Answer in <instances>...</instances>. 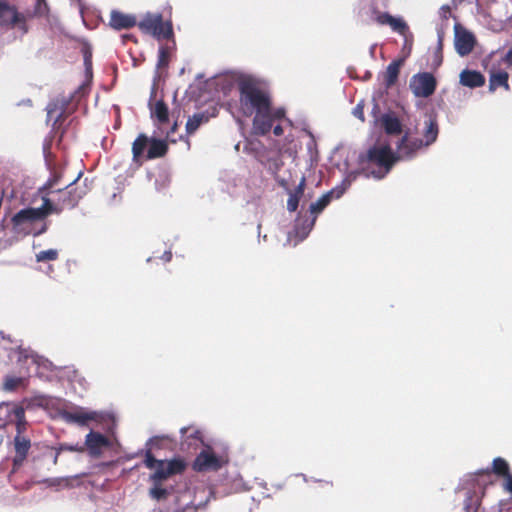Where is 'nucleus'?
Segmentation results:
<instances>
[{
    "instance_id": "54",
    "label": "nucleus",
    "mask_w": 512,
    "mask_h": 512,
    "mask_svg": "<svg viewBox=\"0 0 512 512\" xmlns=\"http://www.w3.org/2000/svg\"><path fill=\"white\" fill-rule=\"evenodd\" d=\"M273 133H274L276 136H280V135H282V133H283V129H282V127H281L280 125H276V126H274V128H273Z\"/></svg>"
},
{
    "instance_id": "50",
    "label": "nucleus",
    "mask_w": 512,
    "mask_h": 512,
    "mask_svg": "<svg viewBox=\"0 0 512 512\" xmlns=\"http://www.w3.org/2000/svg\"><path fill=\"white\" fill-rule=\"evenodd\" d=\"M84 63L86 66V70L89 71L91 68V54H89V53L84 54Z\"/></svg>"
},
{
    "instance_id": "41",
    "label": "nucleus",
    "mask_w": 512,
    "mask_h": 512,
    "mask_svg": "<svg viewBox=\"0 0 512 512\" xmlns=\"http://www.w3.org/2000/svg\"><path fill=\"white\" fill-rule=\"evenodd\" d=\"M159 461L160 460H157L154 458V456L152 455L150 449H148L145 453V460H144V463H145V466L149 469H153L155 467H157L159 465Z\"/></svg>"
},
{
    "instance_id": "20",
    "label": "nucleus",
    "mask_w": 512,
    "mask_h": 512,
    "mask_svg": "<svg viewBox=\"0 0 512 512\" xmlns=\"http://www.w3.org/2000/svg\"><path fill=\"white\" fill-rule=\"evenodd\" d=\"M306 185V178L305 176H302L300 179V182L295 187V189L291 190L289 186L287 187L286 192L289 195V198L287 200V210L289 212H295L298 208L299 201L301 197L304 195V189Z\"/></svg>"
},
{
    "instance_id": "36",
    "label": "nucleus",
    "mask_w": 512,
    "mask_h": 512,
    "mask_svg": "<svg viewBox=\"0 0 512 512\" xmlns=\"http://www.w3.org/2000/svg\"><path fill=\"white\" fill-rule=\"evenodd\" d=\"M148 138L144 134H140L132 145L133 158L137 159L140 157L147 145Z\"/></svg>"
},
{
    "instance_id": "40",
    "label": "nucleus",
    "mask_w": 512,
    "mask_h": 512,
    "mask_svg": "<svg viewBox=\"0 0 512 512\" xmlns=\"http://www.w3.org/2000/svg\"><path fill=\"white\" fill-rule=\"evenodd\" d=\"M56 448L58 450V453H61L63 451L79 452V453L84 452V446H82V444H79V443H77V444L62 443Z\"/></svg>"
},
{
    "instance_id": "24",
    "label": "nucleus",
    "mask_w": 512,
    "mask_h": 512,
    "mask_svg": "<svg viewBox=\"0 0 512 512\" xmlns=\"http://www.w3.org/2000/svg\"><path fill=\"white\" fill-rule=\"evenodd\" d=\"M482 493L477 490H467L463 500L464 512H478L481 505Z\"/></svg>"
},
{
    "instance_id": "13",
    "label": "nucleus",
    "mask_w": 512,
    "mask_h": 512,
    "mask_svg": "<svg viewBox=\"0 0 512 512\" xmlns=\"http://www.w3.org/2000/svg\"><path fill=\"white\" fill-rule=\"evenodd\" d=\"M221 466V459L210 449L200 452L193 463V469L197 472L216 471Z\"/></svg>"
},
{
    "instance_id": "48",
    "label": "nucleus",
    "mask_w": 512,
    "mask_h": 512,
    "mask_svg": "<svg viewBox=\"0 0 512 512\" xmlns=\"http://www.w3.org/2000/svg\"><path fill=\"white\" fill-rule=\"evenodd\" d=\"M161 439H169V437L168 436H154V437H151L147 441L146 445L147 446H149V445H156L158 443V441L161 440Z\"/></svg>"
},
{
    "instance_id": "27",
    "label": "nucleus",
    "mask_w": 512,
    "mask_h": 512,
    "mask_svg": "<svg viewBox=\"0 0 512 512\" xmlns=\"http://www.w3.org/2000/svg\"><path fill=\"white\" fill-rule=\"evenodd\" d=\"M509 75L507 72L499 70L492 72L489 78V91L494 92L498 87H504L505 90H509Z\"/></svg>"
},
{
    "instance_id": "61",
    "label": "nucleus",
    "mask_w": 512,
    "mask_h": 512,
    "mask_svg": "<svg viewBox=\"0 0 512 512\" xmlns=\"http://www.w3.org/2000/svg\"><path fill=\"white\" fill-rule=\"evenodd\" d=\"M176 126H177V123H174V125H173V126H172V128H171V131H172V132H174V131H175Z\"/></svg>"
},
{
    "instance_id": "5",
    "label": "nucleus",
    "mask_w": 512,
    "mask_h": 512,
    "mask_svg": "<svg viewBox=\"0 0 512 512\" xmlns=\"http://www.w3.org/2000/svg\"><path fill=\"white\" fill-rule=\"evenodd\" d=\"M60 418L68 424H76L81 427L89 426L90 422H101L105 414L100 411L90 410L81 406H74L72 409L59 411Z\"/></svg>"
},
{
    "instance_id": "43",
    "label": "nucleus",
    "mask_w": 512,
    "mask_h": 512,
    "mask_svg": "<svg viewBox=\"0 0 512 512\" xmlns=\"http://www.w3.org/2000/svg\"><path fill=\"white\" fill-rule=\"evenodd\" d=\"M60 178H61V175L59 173H54L50 178L49 180L47 181L45 187L49 188V189H53L55 186L58 185L59 181H60Z\"/></svg>"
},
{
    "instance_id": "39",
    "label": "nucleus",
    "mask_w": 512,
    "mask_h": 512,
    "mask_svg": "<svg viewBox=\"0 0 512 512\" xmlns=\"http://www.w3.org/2000/svg\"><path fill=\"white\" fill-rule=\"evenodd\" d=\"M169 63V53L166 48L160 47L158 51V60L156 64V68L160 69L163 67H167Z\"/></svg>"
},
{
    "instance_id": "1",
    "label": "nucleus",
    "mask_w": 512,
    "mask_h": 512,
    "mask_svg": "<svg viewBox=\"0 0 512 512\" xmlns=\"http://www.w3.org/2000/svg\"><path fill=\"white\" fill-rule=\"evenodd\" d=\"M422 138H410L408 133L401 136L395 143L394 152L390 145H378L369 149V159L379 166L371 174L380 180L384 178L392 166L398 161L413 159L418 151L432 145L438 138L439 126L437 119L431 115L425 117L421 129Z\"/></svg>"
},
{
    "instance_id": "60",
    "label": "nucleus",
    "mask_w": 512,
    "mask_h": 512,
    "mask_svg": "<svg viewBox=\"0 0 512 512\" xmlns=\"http://www.w3.org/2000/svg\"><path fill=\"white\" fill-rule=\"evenodd\" d=\"M315 482H320V483H325V484H332L331 482L329 481H324V480H318V479H314Z\"/></svg>"
},
{
    "instance_id": "16",
    "label": "nucleus",
    "mask_w": 512,
    "mask_h": 512,
    "mask_svg": "<svg viewBox=\"0 0 512 512\" xmlns=\"http://www.w3.org/2000/svg\"><path fill=\"white\" fill-rule=\"evenodd\" d=\"M72 100V96L68 99L61 98L52 100L46 107L47 111V122H53V126H55L58 121L63 117L68 104Z\"/></svg>"
},
{
    "instance_id": "37",
    "label": "nucleus",
    "mask_w": 512,
    "mask_h": 512,
    "mask_svg": "<svg viewBox=\"0 0 512 512\" xmlns=\"http://www.w3.org/2000/svg\"><path fill=\"white\" fill-rule=\"evenodd\" d=\"M35 257L37 262L54 261L58 258V250H43L38 252Z\"/></svg>"
},
{
    "instance_id": "55",
    "label": "nucleus",
    "mask_w": 512,
    "mask_h": 512,
    "mask_svg": "<svg viewBox=\"0 0 512 512\" xmlns=\"http://www.w3.org/2000/svg\"><path fill=\"white\" fill-rule=\"evenodd\" d=\"M506 61L512 65V47L506 53Z\"/></svg>"
},
{
    "instance_id": "6",
    "label": "nucleus",
    "mask_w": 512,
    "mask_h": 512,
    "mask_svg": "<svg viewBox=\"0 0 512 512\" xmlns=\"http://www.w3.org/2000/svg\"><path fill=\"white\" fill-rule=\"evenodd\" d=\"M139 28L147 34H151L157 39H169L173 35L172 24L170 21L164 22L160 13H147L138 23Z\"/></svg>"
},
{
    "instance_id": "57",
    "label": "nucleus",
    "mask_w": 512,
    "mask_h": 512,
    "mask_svg": "<svg viewBox=\"0 0 512 512\" xmlns=\"http://www.w3.org/2000/svg\"><path fill=\"white\" fill-rule=\"evenodd\" d=\"M190 430V427H182L180 429V433L182 435V437H184V435Z\"/></svg>"
},
{
    "instance_id": "38",
    "label": "nucleus",
    "mask_w": 512,
    "mask_h": 512,
    "mask_svg": "<svg viewBox=\"0 0 512 512\" xmlns=\"http://www.w3.org/2000/svg\"><path fill=\"white\" fill-rule=\"evenodd\" d=\"M149 495L155 500L164 499L168 495V490L161 487V484H154L150 489Z\"/></svg>"
},
{
    "instance_id": "56",
    "label": "nucleus",
    "mask_w": 512,
    "mask_h": 512,
    "mask_svg": "<svg viewBox=\"0 0 512 512\" xmlns=\"http://www.w3.org/2000/svg\"><path fill=\"white\" fill-rule=\"evenodd\" d=\"M85 89H86V87H85V85L83 84V85H81V86L78 88V90L75 92V94H80V93H81V94H83V93H84V91H85Z\"/></svg>"
},
{
    "instance_id": "17",
    "label": "nucleus",
    "mask_w": 512,
    "mask_h": 512,
    "mask_svg": "<svg viewBox=\"0 0 512 512\" xmlns=\"http://www.w3.org/2000/svg\"><path fill=\"white\" fill-rule=\"evenodd\" d=\"M367 160H368V164L369 166L366 167V168H363L361 171H351L349 172L345 178L342 180L341 184L340 185H337L336 187H334L335 189H343V194L345 193V191L350 187L351 183L353 181H355L357 179V177L360 175V174H363L366 178H374L376 179L372 174H371V171L375 170L377 171L379 169V166L376 164V163H373L370 159H369V151L367 152Z\"/></svg>"
},
{
    "instance_id": "15",
    "label": "nucleus",
    "mask_w": 512,
    "mask_h": 512,
    "mask_svg": "<svg viewBox=\"0 0 512 512\" xmlns=\"http://www.w3.org/2000/svg\"><path fill=\"white\" fill-rule=\"evenodd\" d=\"M316 222V216H312L311 218L307 217V215L299 214L297 219L295 220L294 225V236L297 240L294 242V246L297 245L300 241H303L311 232Z\"/></svg>"
},
{
    "instance_id": "18",
    "label": "nucleus",
    "mask_w": 512,
    "mask_h": 512,
    "mask_svg": "<svg viewBox=\"0 0 512 512\" xmlns=\"http://www.w3.org/2000/svg\"><path fill=\"white\" fill-rule=\"evenodd\" d=\"M343 195V189H331L324 193L317 201L309 206V212L312 216H318L331 202L332 199H339Z\"/></svg>"
},
{
    "instance_id": "63",
    "label": "nucleus",
    "mask_w": 512,
    "mask_h": 512,
    "mask_svg": "<svg viewBox=\"0 0 512 512\" xmlns=\"http://www.w3.org/2000/svg\"><path fill=\"white\" fill-rule=\"evenodd\" d=\"M174 512H183V511H178V510H177V511H174Z\"/></svg>"
},
{
    "instance_id": "23",
    "label": "nucleus",
    "mask_w": 512,
    "mask_h": 512,
    "mask_svg": "<svg viewBox=\"0 0 512 512\" xmlns=\"http://www.w3.org/2000/svg\"><path fill=\"white\" fill-rule=\"evenodd\" d=\"M381 124L388 135H398L402 132V124L394 113L383 114Z\"/></svg>"
},
{
    "instance_id": "8",
    "label": "nucleus",
    "mask_w": 512,
    "mask_h": 512,
    "mask_svg": "<svg viewBox=\"0 0 512 512\" xmlns=\"http://www.w3.org/2000/svg\"><path fill=\"white\" fill-rule=\"evenodd\" d=\"M370 19L380 26H389L394 32L405 36L408 25L402 17H394L387 12H380L372 5L370 7Z\"/></svg>"
},
{
    "instance_id": "28",
    "label": "nucleus",
    "mask_w": 512,
    "mask_h": 512,
    "mask_svg": "<svg viewBox=\"0 0 512 512\" xmlns=\"http://www.w3.org/2000/svg\"><path fill=\"white\" fill-rule=\"evenodd\" d=\"M83 195H84V191L78 192L76 189L68 190L62 198V205L61 206L55 205V206L57 208H61V211L63 210L64 207L74 208L78 204L80 199H82Z\"/></svg>"
},
{
    "instance_id": "26",
    "label": "nucleus",
    "mask_w": 512,
    "mask_h": 512,
    "mask_svg": "<svg viewBox=\"0 0 512 512\" xmlns=\"http://www.w3.org/2000/svg\"><path fill=\"white\" fill-rule=\"evenodd\" d=\"M151 117L161 126L168 122L169 111L163 100H158L150 106Z\"/></svg>"
},
{
    "instance_id": "53",
    "label": "nucleus",
    "mask_w": 512,
    "mask_h": 512,
    "mask_svg": "<svg viewBox=\"0 0 512 512\" xmlns=\"http://www.w3.org/2000/svg\"><path fill=\"white\" fill-rule=\"evenodd\" d=\"M165 262H169L172 258V253L170 251H165L161 257Z\"/></svg>"
},
{
    "instance_id": "10",
    "label": "nucleus",
    "mask_w": 512,
    "mask_h": 512,
    "mask_svg": "<svg viewBox=\"0 0 512 512\" xmlns=\"http://www.w3.org/2000/svg\"><path fill=\"white\" fill-rule=\"evenodd\" d=\"M409 86L416 97L427 98L436 89V79L428 72L419 73L411 78Z\"/></svg>"
},
{
    "instance_id": "59",
    "label": "nucleus",
    "mask_w": 512,
    "mask_h": 512,
    "mask_svg": "<svg viewBox=\"0 0 512 512\" xmlns=\"http://www.w3.org/2000/svg\"><path fill=\"white\" fill-rule=\"evenodd\" d=\"M296 476H301L305 482L308 481V478L305 474L300 473V474H296Z\"/></svg>"
},
{
    "instance_id": "9",
    "label": "nucleus",
    "mask_w": 512,
    "mask_h": 512,
    "mask_svg": "<svg viewBox=\"0 0 512 512\" xmlns=\"http://www.w3.org/2000/svg\"><path fill=\"white\" fill-rule=\"evenodd\" d=\"M84 451L86 450L91 458L98 459L102 456L104 450L111 447L110 439L104 434L90 430L85 436Z\"/></svg>"
},
{
    "instance_id": "25",
    "label": "nucleus",
    "mask_w": 512,
    "mask_h": 512,
    "mask_svg": "<svg viewBox=\"0 0 512 512\" xmlns=\"http://www.w3.org/2000/svg\"><path fill=\"white\" fill-rule=\"evenodd\" d=\"M404 63V59H397L392 61L386 68V71L384 73V84L386 88H390L393 86L399 75V71L401 66Z\"/></svg>"
},
{
    "instance_id": "62",
    "label": "nucleus",
    "mask_w": 512,
    "mask_h": 512,
    "mask_svg": "<svg viewBox=\"0 0 512 512\" xmlns=\"http://www.w3.org/2000/svg\"><path fill=\"white\" fill-rule=\"evenodd\" d=\"M155 94V89H152L151 97Z\"/></svg>"
},
{
    "instance_id": "14",
    "label": "nucleus",
    "mask_w": 512,
    "mask_h": 512,
    "mask_svg": "<svg viewBox=\"0 0 512 512\" xmlns=\"http://www.w3.org/2000/svg\"><path fill=\"white\" fill-rule=\"evenodd\" d=\"M455 49L460 56L468 55L474 47L475 38L472 33L455 25Z\"/></svg>"
},
{
    "instance_id": "29",
    "label": "nucleus",
    "mask_w": 512,
    "mask_h": 512,
    "mask_svg": "<svg viewBox=\"0 0 512 512\" xmlns=\"http://www.w3.org/2000/svg\"><path fill=\"white\" fill-rule=\"evenodd\" d=\"M167 148V144L164 140L153 139L150 143L147 156L149 159L162 157L165 155Z\"/></svg>"
},
{
    "instance_id": "51",
    "label": "nucleus",
    "mask_w": 512,
    "mask_h": 512,
    "mask_svg": "<svg viewBox=\"0 0 512 512\" xmlns=\"http://www.w3.org/2000/svg\"><path fill=\"white\" fill-rule=\"evenodd\" d=\"M26 456H20V454H16L14 459H13V462H14V465L15 466H19L23 463V461L25 460Z\"/></svg>"
},
{
    "instance_id": "47",
    "label": "nucleus",
    "mask_w": 512,
    "mask_h": 512,
    "mask_svg": "<svg viewBox=\"0 0 512 512\" xmlns=\"http://www.w3.org/2000/svg\"><path fill=\"white\" fill-rule=\"evenodd\" d=\"M81 175H82V172H79L75 179H73L72 181H70L67 184H65L62 188H57L55 191L56 192H62L64 189H68L70 186H72L73 184H75L79 180Z\"/></svg>"
},
{
    "instance_id": "35",
    "label": "nucleus",
    "mask_w": 512,
    "mask_h": 512,
    "mask_svg": "<svg viewBox=\"0 0 512 512\" xmlns=\"http://www.w3.org/2000/svg\"><path fill=\"white\" fill-rule=\"evenodd\" d=\"M493 472L503 478L510 473V468L507 461L501 457L494 458L492 462Z\"/></svg>"
},
{
    "instance_id": "46",
    "label": "nucleus",
    "mask_w": 512,
    "mask_h": 512,
    "mask_svg": "<svg viewBox=\"0 0 512 512\" xmlns=\"http://www.w3.org/2000/svg\"><path fill=\"white\" fill-rule=\"evenodd\" d=\"M503 488L506 492L512 495V474L509 473L504 477Z\"/></svg>"
},
{
    "instance_id": "33",
    "label": "nucleus",
    "mask_w": 512,
    "mask_h": 512,
    "mask_svg": "<svg viewBox=\"0 0 512 512\" xmlns=\"http://www.w3.org/2000/svg\"><path fill=\"white\" fill-rule=\"evenodd\" d=\"M31 447V441L24 435H15L14 437V448L16 454L20 456H27Z\"/></svg>"
},
{
    "instance_id": "3",
    "label": "nucleus",
    "mask_w": 512,
    "mask_h": 512,
    "mask_svg": "<svg viewBox=\"0 0 512 512\" xmlns=\"http://www.w3.org/2000/svg\"><path fill=\"white\" fill-rule=\"evenodd\" d=\"M57 208L49 198L43 197V204L38 208H24L12 217L13 230L17 234L38 236L47 230V224L41 222L51 213L59 214Z\"/></svg>"
},
{
    "instance_id": "34",
    "label": "nucleus",
    "mask_w": 512,
    "mask_h": 512,
    "mask_svg": "<svg viewBox=\"0 0 512 512\" xmlns=\"http://www.w3.org/2000/svg\"><path fill=\"white\" fill-rule=\"evenodd\" d=\"M222 183L221 188L226 191H230L232 187H236L240 179L231 172H223L219 178Z\"/></svg>"
},
{
    "instance_id": "22",
    "label": "nucleus",
    "mask_w": 512,
    "mask_h": 512,
    "mask_svg": "<svg viewBox=\"0 0 512 512\" xmlns=\"http://www.w3.org/2000/svg\"><path fill=\"white\" fill-rule=\"evenodd\" d=\"M110 25L116 30L128 29L136 25V18L133 15L123 14L119 11H112Z\"/></svg>"
},
{
    "instance_id": "58",
    "label": "nucleus",
    "mask_w": 512,
    "mask_h": 512,
    "mask_svg": "<svg viewBox=\"0 0 512 512\" xmlns=\"http://www.w3.org/2000/svg\"><path fill=\"white\" fill-rule=\"evenodd\" d=\"M54 449H55V456L53 457V463L56 464L60 453H58V450L56 447Z\"/></svg>"
},
{
    "instance_id": "52",
    "label": "nucleus",
    "mask_w": 512,
    "mask_h": 512,
    "mask_svg": "<svg viewBox=\"0 0 512 512\" xmlns=\"http://www.w3.org/2000/svg\"><path fill=\"white\" fill-rule=\"evenodd\" d=\"M190 437L196 440H201V432L197 429H194L190 434Z\"/></svg>"
},
{
    "instance_id": "11",
    "label": "nucleus",
    "mask_w": 512,
    "mask_h": 512,
    "mask_svg": "<svg viewBox=\"0 0 512 512\" xmlns=\"http://www.w3.org/2000/svg\"><path fill=\"white\" fill-rule=\"evenodd\" d=\"M17 25L23 33L27 32L25 16L19 13L14 6L0 0V26L13 27Z\"/></svg>"
},
{
    "instance_id": "45",
    "label": "nucleus",
    "mask_w": 512,
    "mask_h": 512,
    "mask_svg": "<svg viewBox=\"0 0 512 512\" xmlns=\"http://www.w3.org/2000/svg\"><path fill=\"white\" fill-rule=\"evenodd\" d=\"M451 14V8L449 5H442L439 9V15L443 21H447Z\"/></svg>"
},
{
    "instance_id": "31",
    "label": "nucleus",
    "mask_w": 512,
    "mask_h": 512,
    "mask_svg": "<svg viewBox=\"0 0 512 512\" xmlns=\"http://www.w3.org/2000/svg\"><path fill=\"white\" fill-rule=\"evenodd\" d=\"M26 376H6L3 382V390L7 392L15 391L19 387L25 386Z\"/></svg>"
},
{
    "instance_id": "19",
    "label": "nucleus",
    "mask_w": 512,
    "mask_h": 512,
    "mask_svg": "<svg viewBox=\"0 0 512 512\" xmlns=\"http://www.w3.org/2000/svg\"><path fill=\"white\" fill-rule=\"evenodd\" d=\"M259 160L266 166L268 171L274 176L277 183L283 189H287L288 180L279 176V171L283 165V162H282L280 156L274 155L273 157H269V158H267L265 163H264L263 159L259 158Z\"/></svg>"
},
{
    "instance_id": "30",
    "label": "nucleus",
    "mask_w": 512,
    "mask_h": 512,
    "mask_svg": "<svg viewBox=\"0 0 512 512\" xmlns=\"http://www.w3.org/2000/svg\"><path fill=\"white\" fill-rule=\"evenodd\" d=\"M49 13V7L45 0H34L33 11L27 10L23 15L26 18L31 17H46Z\"/></svg>"
},
{
    "instance_id": "21",
    "label": "nucleus",
    "mask_w": 512,
    "mask_h": 512,
    "mask_svg": "<svg viewBox=\"0 0 512 512\" xmlns=\"http://www.w3.org/2000/svg\"><path fill=\"white\" fill-rule=\"evenodd\" d=\"M459 82L468 88H478L484 85L485 77L478 71L465 69L460 73Z\"/></svg>"
},
{
    "instance_id": "44",
    "label": "nucleus",
    "mask_w": 512,
    "mask_h": 512,
    "mask_svg": "<svg viewBox=\"0 0 512 512\" xmlns=\"http://www.w3.org/2000/svg\"><path fill=\"white\" fill-rule=\"evenodd\" d=\"M364 106L358 103L352 110V114L361 121H364Z\"/></svg>"
},
{
    "instance_id": "49",
    "label": "nucleus",
    "mask_w": 512,
    "mask_h": 512,
    "mask_svg": "<svg viewBox=\"0 0 512 512\" xmlns=\"http://www.w3.org/2000/svg\"><path fill=\"white\" fill-rule=\"evenodd\" d=\"M46 482H48L50 486H55L59 485L61 482H68V478H53L46 480Z\"/></svg>"
},
{
    "instance_id": "2",
    "label": "nucleus",
    "mask_w": 512,
    "mask_h": 512,
    "mask_svg": "<svg viewBox=\"0 0 512 512\" xmlns=\"http://www.w3.org/2000/svg\"><path fill=\"white\" fill-rule=\"evenodd\" d=\"M240 110L245 116H252L253 131L258 135L270 132L276 119L284 117V109H273L269 94L261 87L259 81L250 75L237 78Z\"/></svg>"
},
{
    "instance_id": "4",
    "label": "nucleus",
    "mask_w": 512,
    "mask_h": 512,
    "mask_svg": "<svg viewBox=\"0 0 512 512\" xmlns=\"http://www.w3.org/2000/svg\"><path fill=\"white\" fill-rule=\"evenodd\" d=\"M17 363L20 366V372L29 376L32 373L38 374L39 369L52 370L53 364L43 356L38 355L30 348H23L21 345L15 350Z\"/></svg>"
},
{
    "instance_id": "32",
    "label": "nucleus",
    "mask_w": 512,
    "mask_h": 512,
    "mask_svg": "<svg viewBox=\"0 0 512 512\" xmlns=\"http://www.w3.org/2000/svg\"><path fill=\"white\" fill-rule=\"evenodd\" d=\"M208 121V116L205 113H195L188 118L186 123V131L188 134L194 133L199 126Z\"/></svg>"
},
{
    "instance_id": "42",
    "label": "nucleus",
    "mask_w": 512,
    "mask_h": 512,
    "mask_svg": "<svg viewBox=\"0 0 512 512\" xmlns=\"http://www.w3.org/2000/svg\"><path fill=\"white\" fill-rule=\"evenodd\" d=\"M447 28V25L441 24L437 26V49L441 50L443 45V39L445 35V29Z\"/></svg>"
},
{
    "instance_id": "12",
    "label": "nucleus",
    "mask_w": 512,
    "mask_h": 512,
    "mask_svg": "<svg viewBox=\"0 0 512 512\" xmlns=\"http://www.w3.org/2000/svg\"><path fill=\"white\" fill-rule=\"evenodd\" d=\"M186 467V464L181 459H172L168 462L159 461L155 472L150 476L154 484H161L164 480L168 479L174 474L181 473Z\"/></svg>"
},
{
    "instance_id": "7",
    "label": "nucleus",
    "mask_w": 512,
    "mask_h": 512,
    "mask_svg": "<svg viewBox=\"0 0 512 512\" xmlns=\"http://www.w3.org/2000/svg\"><path fill=\"white\" fill-rule=\"evenodd\" d=\"M0 414H5V420L1 425L15 423L16 435H23L26 430L27 421L25 418V410L22 406L3 402L0 404Z\"/></svg>"
}]
</instances>
